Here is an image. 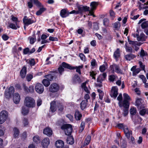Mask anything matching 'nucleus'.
<instances>
[{"label": "nucleus", "instance_id": "nucleus-1", "mask_svg": "<svg viewBox=\"0 0 148 148\" xmlns=\"http://www.w3.org/2000/svg\"><path fill=\"white\" fill-rule=\"evenodd\" d=\"M24 103L26 106L28 108H33L36 105L35 100L33 98L29 97H25Z\"/></svg>", "mask_w": 148, "mask_h": 148}, {"label": "nucleus", "instance_id": "nucleus-2", "mask_svg": "<svg viewBox=\"0 0 148 148\" xmlns=\"http://www.w3.org/2000/svg\"><path fill=\"white\" fill-rule=\"evenodd\" d=\"M62 65L65 68H66L70 70L76 69V71L80 75L81 74L80 69L82 68V66H76L75 67H72L69 64L65 62H63L62 63Z\"/></svg>", "mask_w": 148, "mask_h": 148}, {"label": "nucleus", "instance_id": "nucleus-3", "mask_svg": "<svg viewBox=\"0 0 148 148\" xmlns=\"http://www.w3.org/2000/svg\"><path fill=\"white\" fill-rule=\"evenodd\" d=\"M61 129L64 130L66 135L69 136L71 135L72 131V125L68 124L63 125L61 127Z\"/></svg>", "mask_w": 148, "mask_h": 148}, {"label": "nucleus", "instance_id": "nucleus-4", "mask_svg": "<svg viewBox=\"0 0 148 148\" xmlns=\"http://www.w3.org/2000/svg\"><path fill=\"white\" fill-rule=\"evenodd\" d=\"M14 92V88L13 86H10L7 89L6 88L5 90L4 95L5 97L7 99L10 98Z\"/></svg>", "mask_w": 148, "mask_h": 148}, {"label": "nucleus", "instance_id": "nucleus-5", "mask_svg": "<svg viewBox=\"0 0 148 148\" xmlns=\"http://www.w3.org/2000/svg\"><path fill=\"white\" fill-rule=\"evenodd\" d=\"M8 117L7 112L5 110H3L0 113V124L3 123L6 120Z\"/></svg>", "mask_w": 148, "mask_h": 148}, {"label": "nucleus", "instance_id": "nucleus-6", "mask_svg": "<svg viewBox=\"0 0 148 148\" xmlns=\"http://www.w3.org/2000/svg\"><path fill=\"white\" fill-rule=\"evenodd\" d=\"M59 89L58 84L55 83L52 84L49 87V91L53 93L58 92Z\"/></svg>", "mask_w": 148, "mask_h": 148}, {"label": "nucleus", "instance_id": "nucleus-7", "mask_svg": "<svg viewBox=\"0 0 148 148\" xmlns=\"http://www.w3.org/2000/svg\"><path fill=\"white\" fill-rule=\"evenodd\" d=\"M118 89L117 86L112 87L110 95L112 97L115 99L118 95Z\"/></svg>", "mask_w": 148, "mask_h": 148}, {"label": "nucleus", "instance_id": "nucleus-8", "mask_svg": "<svg viewBox=\"0 0 148 148\" xmlns=\"http://www.w3.org/2000/svg\"><path fill=\"white\" fill-rule=\"evenodd\" d=\"M77 8L78 14H82L84 12L89 11L90 9L89 7L82 5L78 6Z\"/></svg>", "mask_w": 148, "mask_h": 148}, {"label": "nucleus", "instance_id": "nucleus-9", "mask_svg": "<svg viewBox=\"0 0 148 148\" xmlns=\"http://www.w3.org/2000/svg\"><path fill=\"white\" fill-rule=\"evenodd\" d=\"M111 70L113 71L118 73L123 74V71L120 68L119 66L116 64H114L110 66Z\"/></svg>", "mask_w": 148, "mask_h": 148}, {"label": "nucleus", "instance_id": "nucleus-10", "mask_svg": "<svg viewBox=\"0 0 148 148\" xmlns=\"http://www.w3.org/2000/svg\"><path fill=\"white\" fill-rule=\"evenodd\" d=\"M23 21L24 25L27 26L35 22V21H34L32 19L29 18L26 16H25L24 17Z\"/></svg>", "mask_w": 148, "mask_h": 148}, {"label": "nucleus", "instance_id": "nucleus-11", "mask_svg": "<svg viewBox=\"0 0 148 148\" xmlns=\"http://www.w3.org/2000/svg\"><path fill=\"white\" fill-rule=\"evenodd\" d=\"M35 89L36 91L38 93L41 94L44 91L43 86L41 84H37L35 86Z\"/></svg>", "mask_w": 148, "mask_h": 148}, {"label": "nucleus", "instance_id": "nucleus-12", "mask_svg": "<svg viewBox=\"0 0 148 148\" xmlns=\"http://www.w3.org/2000/svg\"><path fill=\"white\" fill-rule=\"evenodd\" d=\"M60 14L62 18H65L69 16V11L67 9H63L61 10Z\"/></svg>", "mask_w": 148, "mask_h": 148}, {"label": "nucleus", "instance_id": "nucleus-13", "mask_svg": "<svg viewBox=\"0 0 148 148\" xmlns=\"http://www.w3.org/2000/svg\"><path fill=\"white\" fill-rule=\"evenodd\" d=\"M43 133L48 136H50L53 134L51 129L49 127H47L43 130Z\"/></svg>", "mask_w": 148, "mask_h": 148}, {"label": "nucleus", "instance_id": "nucleus-14", "mask_svg": "<svg viewBox=\"0 0 148 148\" xmlns=\"http://www.w3.org/2000/svg\"><path fill=\"white\" fill-rule=\"evenodd\" d=\"M106 76V73H104L100 75L97 79V82L101 83L102 81L105 79Z\"/></svg>", "mask_w": 148, "mask_h": 148}, {"label": "nucleus", "instance_id": "nucleus-15", "mask_svg": "<svg viewBox=\"0 0 148 148\" xmlns=\"http://www.w3.org/2000/svg\"><path fill=\"white\" fill-rule=\"evenodd\" d=\"M131 70L132 71V75L133 76H136L139 73L140 71V68H136V66H134L131 69Z\"/></svg>", "mask_w": 148, "mask_h": 148}, {"label": "nucleus", "instance_id": "nucleus-16", "mask_svg": "<svg viewBox=\"0 0 148 148\" xmlns=\"http://www.w3.org/2000/svg\"><path fill=\"white\" fill-rule=\"evenodd\" d=\"M64 145V142L61 140L57 141L55 143L56 146L58 148H63Z\"/></svg>", "mask_w": 148, "mask_h": 148}, {"label": "nucleus", "instance_id": "nucleus-17", "mask_svg": "<svg viewBox=\"0 0 148 148\" xmlns=\"http://www.w3.org/2000/svg\"><path fill=\"white\" fill-rule=\"evenodd\" d=\"M20 100V96L17 93H15L14 96L13 100L14 102L16 104L19 103Z\"/></svg>", "mask_w": 148, "mask_h": 148}, {"label": "nucleus", "instance_id": "nucleus-18", "mask_svg": "<svg viewBox=\"0 0 148 148\" xmlns=\"http://www.w3.org/2000/svg\"><path fill=\"white\" fill-rule=\"evenodd\" d=\"M81 82V79L79 76L78 75H75L73 79V84L80 83Z\"/></svg>", "mask_w": 148, "mask_h": 148}, {"label": "nucleus", "instance_id": "nucleus-19", "mask_svg": "<svg viewBox=\"0 0 148 148\" xmlns=\"http://www.w3.org/2000/svg\"><path fill=\"white\" fill-rule=\"evenodd\" d=\"M50 110L52 112H54L57 109V106L56 101H53L50 103Z\"/></svg>", "mask_w": 148, "mask_h": 148}, {"label": "nucleus", "instance_id": "nucleus-20", "mask_svg": "<svg viewBox=\"0 0 148 148\" xmlns=\"http://www.w3.org/2000/svg\"><path fill=\"white\" fill-rule=\"evenodd\" d=\"M42 146L44 148H47L49 143V140L48 138H45L42 141Z\"/></svg>", "mask_w": 148, "mask_h": 148}, {"label": "nucleus", "instance_id": "nucleus-21", "mask_svg": "<svg viewBox=\"0 0 148 148\" xmlns=\"http://www.w3.org/2000/svg\"><path fill=\"white\" fill-rule=\"evenodd\" d=\"M88 102L86 100H83L80 103V108L82 110H83L86 107Z\"/></svg>", "mask_w": 148, "mask_h": 148}, {"label": "nucleus", "instance_id": "nucleus-22", "mask_svg": "<svg viewBox=\"0 0 148 148\" xmlns=\"http://www.w3.org/2000/svg\"><path fill=\"white\" fill-rule=\"evenodd\" d=\"M26 72V68L25 66H24L21 70L20 72L21 76L22 78H23L25 77Z\"/></svg>", "mask_w": 148, "mask_h": 148}, {"label": "nucleus", "instance_id": "nucleus-23", "mask_svg": "<svg viewBox=\"0 0 148 148\" xmlns=\"http://www.w3.org/2000/svg\"><path fill=\"white\" fill-rule=\"evenodd\" d=\"M75 119L79 121L81 120L82 115L80 112L78 111L77 110L75 111Z\"/></svg>", "mask_w": 148, "mask_h": 148}, {"label": "nucleus", "instance_id": "nucleus-24", "mask_svg": "<svg viewBox=\"0 0 148 148\" xmlns=\"http://www.w3.org/2000/svg\"><path fill=\"white\" fill-rule=\"evenodd\" d=\"M136 57V56L132 53H130L125 56V58L127 60H130Z\"/></svg>", "mask_w": 148, "mask_h": 148}, {"label": "nucleus", "instance_id": "nucleus-25", "mask_svg": "<svg viewBox=\"0 0 148 148\" xmlns=\"http://www.w3.org/2000/svg\"><path fill=\"white\" fill-rule=\"evenodd\" d=\"M66 142L69 144H73L74 142V139L73 137L71 136H68L66 139Z\"/></svg>", "mask_w": 148, "mask_h": 148}, {"label": "nucleus", "instance_id": "nucleus-26", "mask_svg": "<svg viewBox=\"0 0 148 148\" xmlns=\"http://www.w3.org/2000/svg\"><path fill=\"white\" fill-rule=\"evenodd\" d=\"M26 61L27 63L29 64L31 66H34L35 64L34 60L33 58L26 60Z\"/></svg>", "mask_w": 148, "mask_h": 148}, {"label": "nucleus", "instance_id": "nucleus-27", "mask_svg": "<svg viewBox=\"0 0 148 148\" xmlns=\"http://www.w3.org/2000/svg\"><path fill=\"white\" fill-rule=\"evenodd\" d=\"M9 26L10 28L14 29H16L17 28L19 27V26L17 23H15V24L13 23H10Z\"/></svg>", "mask_w": 148, "mask_h": 148}, {"label": "nucleus", "instance_id": "nucleus-28", "mask_svg": "<svg viewBox=\"0 0 148 148\" xmlns=\"http://www.w3.org/2000/svg\"><path fill=\"white\" fill-rule=\"evenodd\" d=\"M98 5V3L97 2L94 1L91 2L90 4V9L92 10H95Z\"/></svg>", "mask_w": 148, "mask_h": 148}, {"label": "nucleus", "instance_id": "nucleus-29", "mask_svg": "<svg viewBox=\"0 0 148 148\" xmlns=\"http://www.w3.org/2000/svg\"><path fill=\"white\" fill-rule=\"evenodd\" d=\"M142 100L140 98H137L136 99L135 105L137 107L140 106L142 104Z\"/></svg>", "mask_w": 148, "mask_h": 148}, {"label": "nucleus", "instance_id": "nucleus-30", "mask_svg": "<svg viewBox=\"0 0 148 148\" xmlns=\"http://www.w3.org/2000/svg\"><path fill=\"white\" fill-rule=\"evenodd\" d=\"M91 139V136L89 135H88L85 139L84 143V146L87 145L89 144L90 141Z\"/></svg>", "mask_w": 148, "mask_h": 148}, {"label": "nucleus", "instance_id": "nucleus-31", "mask_svg": "<svg viewBox=\"0 0 148 148\" xmlns=\"http://www.w3.org/2000/svg\"><path fill=\"white\" fill-rule=\"evenodd\" d=\"M13 132L14 137H17L19 134V130L16 127H14L13 129Z\"/></svg>", "mask_w": 148, "mask_h": 148}, {"label": "nucleus", "instance_id": "nucleus-32", "mask_svg": "<svg viewBox=\"0 0 148 148\" xmlns=\"http://www.w3.org/2000/svg\"><path fill=\"white\" fill-rule=\"evenodd\" d=\"M148 114V109H143L140 110V114L142 116H144L145 114Z\"/></svg>", "mask_w": 148, "mask_h": 148}, {"label": "nucleus", "instance_id": "nucleus-33", "mask_svg": "<svg viewBox=\"0 0 148 148\" xmlns=\"http://www.w3.org/2000/svg\"><path fill=\"white\" fill-rule=\"evenodd\" d=\"M42 83L46 87L48 86L50 84V81L46 79L43 80L42 81Z\"/></svg>", "mask_w": 148, "mask_h": 148}, {"label": "nucleus", "instance_id": "nucleus-34", "mask_svg": "<svg viewBox=\"0 0 148 148\" xmlns=\"http://www.w3.org/2000/svg\"><path fill=\"white\" fill-rule=\"evenodd\" d=\"M33 140L34 143L36 144H38L40 143V139L39 136H34L33 138Z\"/></svg>", "mask_w": 148, "mask_h": 148}, {"label": "nucleus", "instance_id": "nucleus-35", "mask_svg": "<svg viewBox=\"0 0 148 148\" xmlns=\"http://www.w3.org/2000/svg\"><path fill=\"white\" fill-rule=\"evenodd\" d=\"M28 109L25 107H22V113L24 115H27L28 113Z\"/></svg>", "mask_w": 148, "mask_h": 148}, {"label": "nucleus", "instance_id": "nucleus-36", "mask_svg": "<svg viewBox=\"0 0 148 148\" xmlns=\"http://www.w3.org/2000/svg\"><path fill=\"white\" fill-rule=\"evenodd\" d=\"M120 55L119 49V48L114 52V56L115 58H117Z\"/></svg>", "mask_w": 148, "mask_h": 148}, {"label": "nucleus", "instance_id": "nucleus-37", "mask_svg": "<svg viewBox=\"0 0 148 148\" xmlns=\"http://www.w3.org/2000/svg\"><path fill=\"white\" fill-rule=\"evenodd\" d=\"M129 101L125 100H124L123 103V106L125 108H128L129 106Z\"/></svg>", "mask_w": 148, "mask_h": 148}, {"label": "nucleus", "instance_id": "nucleus-38", "mask_svg": "<svg viewBox=\"0 0 148 148\" xmlns=\"http://www.w3.org/2000/svg\"><path fill=\"white\" fill-rule=\"evenodd\" d=\"M85 126V123L84 122L82 121L79 128V132H81L83 131L84 128Z\"/></svg>", "mask_w": 148, "mask_h": 148}, {"label": "nucleus", "instance_id": "nucleus-39", "mask_svg": "<svg viewBox=\"0 0 148 148\" xmlns=\"http://www.w3.org/2000/svg\"><path fill=\"white\" fill-rule=\"evenodd\" d=\"M46 10V9L44 8H40V10L36 12V14L37 15H41L42 13Z\"/></svg>", "mask_w": 148, "mask_h": 148}, {"label": "nucleus", "instance_id": "nucleus-40", "mask_svg": "<svg viewBox=\"0 0 148 148\" xmlns=\"http://www.w3.org/2000/svg\"><path fill=\"white\" fill-rule=\"evenodd\" d=\"M122 95L121 93H120L117 98V99L119 101V102L118 104L120 107H121L122 106L121 104V101L122 100Z\"/></svg>", "mask_w": 148, "mask_h": 148}, {"label": "nucleus", "instance_id": "nucleus-41", "mask_svg": "<svg viewBox=\"0 0 148 148\" xmlns=\"http://www.w3.org/2000/svg\"><path fill=\"white\" fill-rule=\"evenodd\" d=\"M142 29H145L148 27V21H145L143 22L141 25Z\"/></svg>", "mask_w": 148, "mask_h": 148}, {"label": "nucleus", "instance_id": "nucleus-42", "mask_svg": "<svg viewBox=\"0 0 148 148\" xmlns=\"http://www.w3.org/2000/svg\"><path fill=\"white\" fill-rule=\"evenodd\" d=\"M121 146L122 148H125L127 147V142L126 141L123 140L121 142Z\"/></svg>", "mask_w": 148, "mask_h": 148}, {"label": "nucleus", "instance_id": "nucleus-43", "mask_svg": "<svg viewBox=\"0 0 148 148\" xmlns=\"http://www.w3.org/2000/svg\"><path fill=\"white\" fill-rule=\"evenodd\" d=\"M44 77L49 81H51L53 79V76L51 74H49L45 76Z\"/></svg>", "mask_w": 148, "mask_h": 148}, {"label": "nucleus", "instance_id": "nucleus-44", "mask_svg": "<svg viewBox=\"0 0 148 148\" xmlns=\"http://www.w3.org/2000/svg\"><path fill=\"white\" fill-rule=\"evenodd\" d=\"M130 113L131 115H135L136 112V108H132L130 109Z\"/></svg>", "mask_w": 148, "mask_h": 148}, {"label": "nucleus", "instance_id": "nucleus-45", "mask_svg": "<svg viewBox=\"0 0 148 148\" xmlns=\"http://www.w3.org/2000/svg\"><path fill=\"white\" fill-rule=\"evenodd\" d=\"M127 43L125 45L126 50L127 52L132 53V49L131 47L127 45Z\"/></svg>", "mask_w": 148, "mask_h": 148}, {"label": "nucleus", "instance_id": "nucleus-46", "mask_svg": "<svg viewBox=\"0 0 148 148\" xmlns=\"http://www.w3.org/2000/svg\"><path fill=\"white\" fill-rule=\"evenodd\" d=\"M123 96L124 98V100H125L128 101H130V98L127 94L124 93L123 94Z\"/></svg>", "mask_w": 148, "mask_h": 148}, {"label": "nucleus", "instance_id": "nucleus-47", "mask_svg": "<svg viewBox=\"0 0 148 148\" xmlns=\"http://www.w3.org/2000/svg\"><path fill=\"white\" fill-rule=\"evenodd\" d=\"M145 35L144 34H140V36H139V35L137 34H136V36H134V37H137V40L139 41H141L142 40L143 37V36H144Z\"/></svg>", "mask_w": 148, "mask_h": 148}, {"label": "nucleus", "instance_id": "nucleus-48", "mask_svg": "<svg viewBox=\"0 0 148 148\" xmlns=\"http://www.w3.org/2000/svg\"><path fill=\"white\" fill-rule=\"evenodd\" d=\"M106 68V66L105 65H101L99 67L100 71L101 72H103L105 71Z\"/></svg>", "mask_w": 148, "mask_h": 148}, {"label": "nucleus", "instance_id": "nucleus-49", "mask_svg": "<svg viewBox=\"0 0 148 148\" xmlns=\"http://www.w3.org/2000/svg\"><path fill=\"white\" fill-rule=\"evenodd\" d=\"M63 67H64L62 66V64L61 66H60L58 68V71L60 75H62V73L64 71V69Z\"/></svg>", "mask_w": 148, "mask_h": 148}, {"label": "nucleus", "instance_id": "nucleus-50", "mask_svg": "<svg viewBox=\"0 0 148 148\" xmlns=\"http://www.w3.org/2000/svg\"><path fill=\"white\" fill-rule=\"evenodd\" d=\"M110 14V17L112 20H113L115 17V13L112 10H110L109 11Z\"/></svg>", "mask_w": 148, "mask_h": 148}, {"label": "nucleus", "instance_id": "nucleus-51", "mask_svg": "<svg viewBox=\"0 0 148 148\" xmlns=\"http://www.w3.org/2000/svg\"><path fill=\"white\" fill-rule=\"evenodd\" d=\"M109 20L107 18H104L103 20V24L105 26H108L109 24Z\"/></svg>", "mask_w": 148, "mask_h": 148}, {"label": "nucleus", "instance_id": "nucleus-52", "mask_svg": "<svg viewBox=\"0 0 148 148\" xmlns=\"http://www.w3.org/2000/svg\"><path fill=\"white\" fill-rule=\"evenodd\" d=\"M147 55V53L145 52V51L143 49H142L141 50L140 56L141 57H143L145 56H146Z\"/></svg>", "mask_w": 148, "mask_h": 148}, {"label": "nucleus", "instance_id": "nucleus-53", "mask_svg": "<svg viewBox=\"0 0 148 148\" xmlns=\"http://www.w3.org/2000/svg\"><path fill=\"white\" fill-rule=\"evenodd\" d=\"M127 108H124L123 110V115L124 116H126L128 113V110Z\"/></svg>", "mask_w": 148, "mask_h": 148}, {"label": "nucleus", "instance_id": "nucleus-54", "mask_svg": "<svg viewBox=\"0 0 148 148\" xmlns=\"http://www.w3.org/2000/svg\"><path fill=\"white\" fill-rule=\"evenodd\" d=\"M139 77L143 81V83L146 82L147 79L143 75H141L139 76Z\"/></svg>", "mask_w": 148, "mask_h": 148}, {"label": "nucleus", "instance_id": "nucleus-55", "mask_svg": "<svg viewBox=\"0 0 148 148\" xmlns=\"http://www.w3.org/2000/svg\"><path fill=\"white\" fill-rule=\"evenodd\" d=\"M23 54L25 55L27 54L28 53L29 54V50L28 48H26L23 49Z\"/></svg>", "mask_w": 148, "mask_h": 148}, {"label": "nucleus", "instance_id": "nucleus-56", "mask_svg": "<svg viewBox=\"0 0 148 148\" xmlns=\"http://www.w3.org/2000/svg\"><path fill=\"white\" fill-rule=\"evenodd\" d=\"M23 123L24 126H26L28 124L27 119L24 118L23 120Z\"/></svg>", "mask_w": 148, "mask_h": 148}, {"label": "nucleus", "instance_id": "nucleus-57", "mask_svg": "<svg viewBox=\"0 0 148 148\" xmlns=\"http://www.w3.org/2000/svg\"><path fill=\"white\" fill-rule=\"evenodd\" d=\"M116 78V76L114 75H111L109 76V80L111 82H113Z\"/></svg>", "mask_w": 148, "mask_h": 148}, {"label": "nucleus", "instance_id": "nucleus-58", "mask_svg": "<svg viewBox=\"0 0 148 148\" xmlns=\"http://www.w3.org/2000/svg\"><path fill=\"white\" fill-rule=\"evenodd\" d=\"M114 27L115 28H118L120 26V23L119 22H117L114 24Z\"/></svg>", "mask_w": 148, "mask_h": 148}, {"label": "nucleus", "instance_id": "nucleus-59", "mask_svg": "<svg viewBox=\"0 0 148 148\" xmlns=\"http://www.w3.org/2000/svg\"><path fill=\"white\" fill-rule=\"evenodd\" d=\"M139 64L140 67L142 69V70H144L145 69V65L143 64L142 62L141 61H139Z\"/></svg>", "mask_w": 148, "mask_h": 148}, {"label": "nucleus", "instance_id": "nucleus-60", "mask_svg": "<svg viewBox=\"0 0 148 148\" xmlns=\"http://www.w3.org/2000/svg\"><path fill=\"white\" fill-rule=\"evenodd\" d=\"M42 101L41 99L38 98L37 101V105L39 106H40L42 103Z\"/></svg>", "mask_w": 148, "mask_h": 148}, {"label": "nucleus", "instance_id": "nucleus-61", "mask_svg": "<svg viewBox=\"0 0 148 148\" xmlns=\"http://www.w3.org/2000/svg\"><path fill=\"white\" fill-rule=\"evenodd\" d=\"M79 56L80 57L81 59L83 61H85V57L84 55L82 53H80Z\"/></svg>", "mask_w": 148, "mask_h": 148}, {"label": "nucleus", "instance_id": "nucleus-62", "mask_svg": "<svg viewBox=\"0 0 148 148\" xmlns=\"http://www.w3.org/2000/svg\"><path fill=\"white\" fill-rule=\"evenodd\" d=\"M117 126L119 129H123L124 127L126 126L124 125L123 123L118 124Z\"/></svg>", "mask_w": 148, "mask_h": 148}, {"label": "nucleus", "instance_id": "nucleus-63", "mask_svg": "<svg viewBox=\"0 0 148 148\" xmlns=\"http://www.w3.org/2000/svg\"><path fill=\"white\" fill-rule=\"evenodd\" d=\"M33 76L31 75H27L26 77V78L28 81H30L32 78Z\"/></svg>", "mask_w": 148, "mask_h": 148}, {"label": "nucleus", "instance_id": "nucleus-64", "mask_svg": "<svg viewBox=\"0 0 148 148\" xmlns=\"http://www.w3.org/2000/svg\"><path fill=\"white\" fill-rule=\"evenodd\" d=\"M58 110L62 111L63 109V106L61 104H59L58 106Z\"/></svg>", "mask_w": 148, "mask_h": 148}]
</instances>
